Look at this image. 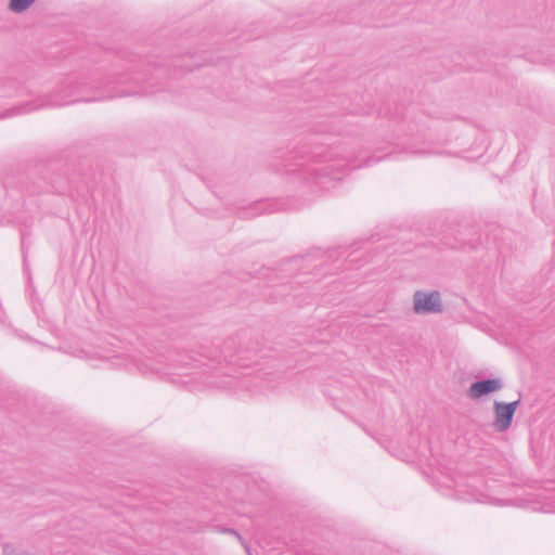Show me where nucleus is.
<instances>
[{
    "label": "nucleus",
    "mask_w": 555,
    "mask_h": 555,
    "mask_svg": "<svg viewBox=\"0 0 555 555\" xmlns=\"http://www.w3.org/2000/svg\"><path fill=\"white\" fill-rule=\"evenodd\" d=\"M413 310L416 314H435L443 311L441 295L438 291H416L413 295Z\"/></svg>",
    "instance_id": "nucleus-4"
},
{
    "label": "nucleus",
    "mask_w": 555,
    "mask_h": 555,
    "mask_svg": "<svg viewBox=\"0 0 555 555\" xmlns=\"http://www.w3.org/2000/svg\"><path fill=\"white\" fill-rule=\"evenodd\" d=\"M503 388L501 378H482L473 382L467 390V396L473 400H479L485 396L496 392Z\"/></svg>",
    "instance_id": "nucleus-6"
},
{
    "label": "nucleus",
    "mask_w": 555,
    "mask_h": 555,
    "mask_svg": "<svg viewBox=\"0 0 555 555\" xmlns=\"http://www.w3.org/2000/svg\"><path fill=\"white\" fill-rule=\"evenodd\" d=\"M177 363H178V364H181L182 366H183V365H188V364H189V362H188L186 358H183V359H181V360H177Z\"/></svg>",
    "instance_id": "nucleus-15"
},
{
    "label": "nucleus",
    "mask_w": 555,
    "mask_h": 555,
    "mask_svg": "<svg viewBox=\"0 0 555 555\" xmlns=\"http://www.w3.org/2000/svg\"><path fill=\"white\" fill-rule=\"evenodd\" d=\"M378 15H379V16H382V15H383V9H380V10H379Z\"/></svg>",
    "instance_id": "nucleus-20"
},
{
    "label": "nucleus",
    "mask_w": 555,
    "mask_h": 555,
    "mask_svg": "<svg viewBox=\"0 0 555 555\" xmlns=\"http://www.w3.org/2000/svg\"><path fill=\"white\" fill-rule=\"evenodd\" d=\"M382 157H371L367 159L366 165H370L372 162H379Z\"/></svg>",
    "instance_id": "nucleus-14"
},
{
    "label": "nucleus",
    "mask_w": 555,
    "mask_h": 555,
    "mask_svg": "<svg viewBox=\"0 0 555 555\" xmlns=\"http://www.w3.org/2000/svg\"><path fill=\"white\" fill-rule=\"evenodd\" d=\"M15 555H31L30 553L22 552V553H15Z\"/></svg>",
    "instance_id": "nucleus-19"
},
{
    "label": "nucleus",
    "mask_w": 555,
    "mask_h": 555,
    "mask_svg": "<svg viewBox=\"0 0 555 555\" xmlns=\"http://www.w3.org/2000/svg\"><path fill=\"white\" fill-rule=\"evenodd\" d=\"M388 3V0H378V2L375 4V7L385 5Z\"/></svg>",
    "instance_id": "nucleus-16"
},
{
    "label": "nucleus",
    "mask_w": 555,
    "mask_h": 555,
    "mask_svg": "<svg viewBox=\"0 0 555 555\" xmlns=\"http://www.w3.org/2000/svg\"><path fill=\"white\" fill-rule=\"evenodd\" d=\"M221 357L230 364L247 367L257 363L261 352L260 341L249 331H242L227 338L221 347Z\"/></svg>",
    "instance_id": "nucleus-3"
},
{
    "label": "nucleus",
    "mask_w": 555,
    "mask_h": 555,
    "mask_svg": "<svg viewBox=\"0 0 555 555\" xmlns=\"http://www.w3.org/2000/svg\"><path fill=\"white\" fill-rule=\"evenodd\" d=\"M353 151L343 143H324L310 138L300 147L289 153L286 159V173H296L302 180L322 184L324 180H340L347 168L356 169Z\"/></svg>",
    "instance_id": "nucleus-1"
},
{
    "label": "nucleus",
    "mask_w": 555,
    "mask_h": 555,
    "mask_svg": "<svg viewBox=\"0 0 555 555\" xmlns=\"http://www.w3.org/2000/svg\"><path fill=\"white\" fill-rule=\"evenodd\" d=\"M173 66L175 67H181V68H183L185 70H189V72H191L193 69V66L182 65V64H178V63H175Z\"/></svg>",
    "instance_id": "nucleus-12"
},
{
    "label": "nucleus",
    "mask_w": 555,
    "mask_h": 555,
    "mask_svg": "<svg viewBox=\"0 0 555 555\" xmlns=\"http://www.w3.org/2000/svg\"><path fill=\"white\" fill-rule=\"evenodd\" d=\"M27 90L13 78L0 79V98L22 96Z\"/></svg>",
    "instance_id": "nucleus-8"
},
{
    "label": "nucleus",
    "mask_w": 555,
    "mask_h": 555,
    "mask_svg": "<svg viewBox=\"0 0 555 555\" xmlns=\"http://www.w3.org/2000/svg\"><path fill=\"white\" fill-rule=\"evenodd\" d=\"M25 243H26V235H25V233H22V248L25 247Z\"/></svg>",
    "instance_id": "nucleus-17"
},
{
    "label": "nucleus",
    "mask_w": 555,
    "mask_h": 555,
    "mask_svg": "<svg viewBox=\"0 0 555 555\" xmlns=\"http://www.w3.org/2000/svg\"><path fill=\"white\" fill-rule=\"evenodd\" d=\"M219 531L241 538L240 533L233 528L221 527V528H219Z\"/></svg>",
    "instance_id": "nucleus-11"
},
{
    "label": "nucleus",
    "mask_w": 555,
    "mask_h": 555,
    "mask_svg": "<svg viewBox=\"0 0 555 555\" xmlns=\"http://www.w3.org/2000/svg\"><path fill=\"white\" fill-rule=\"evenodd\" d=\"M477 238H470L468 241L454 237L453 242L446 241L443 244L449 248H475L477 245Z\"/></svg>",
    "instance_id": "nucleus-9"
},
{
    "label": "nucleus",
    "mask_w": 555,
    "mask_h": 555,
    "mask_svg": "<svg viewBox=\"0 0 555 555\" xmlns=\"http://www.w3.org/2000/svg\"><path fill=\"white\" fill-rule=\"evenodd\" d=\"M300 260H301V258H299V257H295V258H293L289 262H292V263H297V262H298V261H300Z\"/></svg>",
    "instance_id": "nucleus-18"
},
{
    "label": "nucleus",
    "mask_w": 555,
    "mask_h": 555,
    "mask_svg": "<svg viewBox=\"0 0 555 555\" xmlns=\"http://www.w3.org/2000/svg\"><path fill=\"white\" fill-rule=\"evenodd\" d=\"M37 0H10L9 9L14 13H23L29 9Z\"/></svg>",
    "instance_id": "nucleus-10"
},
{
    "label": "nucleus",
    "mask_w": 555,
    "mask_h": 555,
    "mask_svg": "<svg viewBox=\"0 0 555 555\" xmlns=\"http://www.w3.org/2000/svg\"><path fill=\"white\" fill-rule=\"evenodd\" d=\"M520 400L513 402L494 401V421L493 428L499 433H505L512 425L516 410Z\"/></svg>",
    "instance_id": "nucleus-5"
},
{
    "label": "nucleus",
    "mask_w": 555,
    "mask_h": 555,
    "mask_svg": "<svg viewBox=\"0 0 555 555\" xmlns=\"http://www.w3.org/2000/svg\"><path fill=\"white\" fill-rule=\"evenodd\" d=\"M90 83L86 80H77L74 78H66L62 81L52 95L39 98L35 101L25 102L15 105L3 112H0V119L12 118L22 114L30 113L42 107H60L64 105L74 104L77 102H93L98 101L96 98H73L79 95Z\"/></svg>",
    "instance_id": "nucleus-2"
},
{
    "label": "nucleus",
    "mask_w": 555,
    "mask_h": 555,
    "mask_svg": "<svg viewBox=\"0 0 555 555\" xmlns=\"http://www.w3.org/2000/svg\"><path fill=\"white\" fill-rule=\"evenodd\" d=\"M3 553H4V555H12L14 552L10 551V545H5L3 547Z\"/></svg>",
    "instance_id": "nucleus-13"
},
{
    "label": "nucleus",
    "mask_w": 555,
    "mask_h": 555,
    "mask_svg": "<svg viewBox=\"0 0 555 555\" xmlns=\"http://www.w3.org/2000/svg\"><path fill=\"white\" fill-rule=\"evenodd\" d=\"M279 210V203L275 201H255L247 206L241 205L236 207V215L241 219H250L264 212H273Z\"/></svg>",
    "instance_id": "nucleus-7"
}]
</instances>
